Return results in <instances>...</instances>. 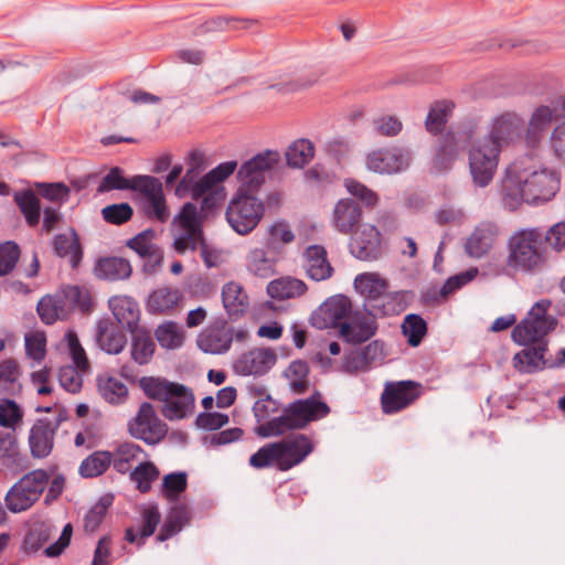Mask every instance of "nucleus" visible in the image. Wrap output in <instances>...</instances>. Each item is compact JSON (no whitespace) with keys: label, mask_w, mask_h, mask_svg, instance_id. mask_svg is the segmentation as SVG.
<instances>
[{"label":"nucleus","mask_w":565,"mask_h":565,"mask_svg":"<svg viewBox=\"0 0 565 565\" xmlns=\"http://www.w3.org/2000/svg\"><path fill=\"white\" fill-rule=\"evenodd\" d=\"M558 189V174L543 167L533 154H525L508 167L502 201L508 210L515 211L523 202L537 204L550 201Z\"/></svg>","instance_id":"f257e3e1"},{"label":"nucleus","mask_w":565,"mask_h":565,"mask_svg":"<svg viewBox=\"0 0 565 565\" xmlns=\"http://www.w3.org/2000/svg\"><path fill=\"white\" fill-rule=\"evenodd\" d=\"M524 120L507 111L492 120L489 135L473 142L469 150V170L476 186L486 188L494 177L503 146L521 140Z\"/></svg>","instance_id":"f03ea898"},{"label":"nucleus","mask_w":565,"mask_h":565,"mask_svg":"<svg viewBox=\"0 0 565 565\" xmlns=\"http://www.w3.org/2000/svg\"><path fill=\"white\" fill-rule=\"evenodd\" d=\"M355 290L364 298L363 307L372 317L399 315L406 308L402 291H388L390 282L377 273L359 274Z\"/></svg>","instance_id":"7ed1b4c3"},{"label":"nucleus","mask_w":565,"mask_h":565,"mask_svg":"<svg viewBox=\"0 0 565 565\" xmlns=\"http://www.w3.org/2000/svg\"><path fill=\"white\" fill-rule=\"evenodd\" d=\"M507 265L515 270L534 273L544 263L543 233L536 228L515 232L508 242Z\"/></svg>","instance_id":"20e7f679"},{"label":"nucleus","mask_w":565,"mask_h":565,"mask_svg":"<svg viewBox=\"0 0 565 565\" xmlns=\"http://www.w3.org/2000/svg\"><path fill=\"white\" fill-rule=\"evenodd\" d=\"M264 213V202L256 193L237 189L227 205L226 220L236 233L246 235L258 225Z\"/></svg>","instance_id":"39448f33"},{"label":"nucleus","mask_w":565,"mask_h":565,"mask_svg":"<svg viewBox=\"0 0 565 565\" xmlns=\"http://www.w3.org/2000/svg\"><path fill=\"white\" fill-rule=\"evenodd\" d=\"M49 479V473L42 469L24 475L6 494L4 501L8 510L12 513H20L30 509L47 487Z\"/></svg>","instance_id":"423d86ee"},{"label":"nucleus","mask_w":565,"mask_h":565,"mask_svg":"<svg viewBox=\"0 0 565 565\" xmlns=\"http://www.w3.org/2000/svg\"><path fill=\"white\" fill-rule=\"evenodd\" d=\"M279 161L280 153L277 150L267 149L243 162L236 174L239 182L238 190L257 193Z\"/></svg>","instance_id":"0eeeda50"},{"label":"nucleus","mask_w":565,"mask_h":565,"mask_svg":"<svg viewBox=\"0 0 565 565\" xmlns=\"http://www.w3.org/2000/svg\"><path fill=\"white\" fill-rule=\"evenodd\" d=\"M175 221L180 227V233L173 242L175 252L184 254L188 250L194 252L200 248L205 238L196 205L190 202L185 203L175 216Z\"/></svg>","instance_id":"6e6552de"},{"label":"nucleus","mask_w":565,"mask_h":565,"mask_svg":"<svg viewBox=\"0 0 565 565\" xmlns=\"http://www.w3.org/2000/svg\"><path fill=\"white\" fill-rule=\"evenodd\" d=\"M134 191L142 195V210L148 218L164 223L169 217L162 183L151 175H135Z\"/></svg>","instance_id":"1a4fd4ad"},{"label":"nucleus","mask_w":565,"mask_h":565,"mask_svg":"<svg viewBox=\"0 0 565 565\" xmlns=\"http://www.w3.org/2000/svg\"><path fill=\"white\" fill-rule=\"evenodd\" d=\"M128 431L148 445H156L166 437L168 427L158 417L152 404L143 402L135 418L129 422Z\"/></svg>","instance_id":"9d476101"},{"label":"nucleus","mask_w":565,"mask_h":565,"mask_svg":"<svg viewBox=\"0 0 565 565\" xmlns=\"http://www.w3.org/2000/svg\"><path fill=\"white\" fill-rule=\"evenodd\" d=\"M565 119V96L552 102L551 105L537 107L529 121L524 140L527 147L535 148L544 138L553 121Z\"/></svg>","instance_id":"9b49d317"},{"label":"nucleus","mask_w":565,"mask_h":565,"mask_svg":"<svg viewBox=\"0 0 565 565\" xmlns=\"http://www.w3.org/2000/svg\"><path fill=\"white\" fill-rule=\"evenodd\" d=\"M278 455V470L288 471L300 465L313 451L312 440L305 434L292 433L274 441Z\"/></svg>","instance_id":"f8f14e48"},{"label":"nucleus","mask_w":565,"mask_h":565,"mask_svg":"<svg viewBox=\"0 0 565 565\" xmlns=\"http://www.w3.org/2000/svg\"><path fill=\"white\" fill-rule=\"evenodd\" d=\"M472 127L450 129L440 139L435 159L434 167L438 171H446L450 168L451 162L468 146L473 137Z\"/></svg>","instance_id":"ddd939ff"},{"label":"nucleus","mask_w":565,"mask_h":565,"mask_svg":"<svg viewBox=\"0 0 565 565\" xmlns=\"http://www.w3.org/2000/svg\"><path fill=\"white\" fill-rule=\"evenodd\" d=\"M420 395V385L413 381L387 383L381 395L384 414H395L412 405Z\"/></svg>","instance_id":"4468645a"},{"label":"nucleus","mask_w":565,"mask_h":565,"mask_svg":"<svg viewBox=\"0 0 565 565\" xmlns=\"http://www.w3.org/2000/svg\"><path fill=\"white\" fill-rule=\"evenodd\" d=\"M234 330L223 320H215L206 327L198 337L196 344L204 353H226L233 342Z\"/></svg>","instance_id":"2eb2a0df"},{"label":"nucleus","mask_w":565,"mask_h":565,"mask_svg":"<svg viewBox=\"0 0 565 565\" xmlns=\"http://www.w3.org/2000/svg\"><path fill=\"white\" fill-rule=\"evenodd\" d=\"M351 254L360 260H375L383 253L382 239L379 230L371 224H363L352 236L350 242Z\"/></svg>","instance_id":"dca6fc26"},{"label":"nucleus","mask_w":565,"mask_h":565,"mask_svg":"<svg viewBox=\"0 0 565 565\" xmlns=\"http://www.w3.org/2000/svg\"><path fill=\"white\" fill-rule=\"evenodd\" d=\"M351 300L343 295H337L327 299L311 317L312 324L319 329L339 327L342 320L351 312Z\"/></svg>","instance_id":"f3484780"},{"label":"nucleus","mask_w":565,"mask_h":565,"mask_svg":"<svg viewBox=\"0 0 565 565\" xmlns=\"http://www.w3.org/2000/svg\"><path fill=\"white\" fill-rule=\"evenodd\" d=\"M409 166V153L399 148L380 149L369 154L366 167L376 173H398Z\"/></svg>","instance_id":"a211bd4d"},{"label":"nucleus","mask_w":565,"mask_h":565,"mask_svg":"<svg viewBox=\"0 0 565 565\" xmlns=\"http://www.w3.org/2000/svg\"><path fill=\"white\" fill-rule=\"evenodd\" d=\"M194 408L193 391L184 384L175 382L171 396L166 399L161 413L169 420H180L191 416Z\"/></svg>","instance_id":"6ab92c4d"},{"label":"nucleus","mask_w":565,"mask_h":565,"mask_svg":"<svg viewBox=\"0 0 565 565\" xmlns=\"http://www.w3.org/2000/svg\"><path fill=\"white\" fill-rule=\"evenodd\" d=\"M276 362V354L270 349H254L243 353L233 365L238 375L259 376L267 373Z\"/></svg>","instance_id":"aec40b11"},{"label":"nucleus","mask_w":565,"mask_h":565,"mask_svg":"<svg viewBox=\"0 0 565 565\" xmlns=\"http://www.w3.org/2000/svg\"><path fill=\"white\" fill-rule=\"evenodd\" d=\"M554 329L552 320H539L525 317L513 328L511 338L520 345H540L541 343H547L545 338Z\"/></svg>","instance_id":"412c9836"},{"label":"nucleus","mask_w":565,"mask_h":565,"mask_svg":"<svg viewBox=\"0 0 565 565\" xmlns=\"http://www.w3.org/2000/svg\"><path fill=\"white\" fill-rule=\"evenodd\" d=\"M320 397L321 394L317 392L308 398L288 404V412L296 418V426L300 429L306 428L311 422L324 418L330 413V407L320 401Z\"/></svg>","instance_id":"4be33fe9"},{"label":"nucleus","mask_w":565,"mask_h":565,"mask_svg":"<svg viewBox=\"0 0 565 565\" xmlns=\"http://www.w3.org/2000/svg\"><path fill=\"white\" fill-rule=\"evenodd\" d=\"M498 236V227L491 222L478 224L467 237L463 249L471 258H482L492 249Z\"/></svg>","instance_id":"5701e85b"},{"label":"nucleus","mask_w":565,"mask_h":565,"mask_svg":"<svg viewBox=\"0 0 565 565\" xmlns=\"http://www.w3.org/2000/svg\"><path fill=\"white\" fill-rule=\"evenodd\" d=\"M60 422L52 423L49 419H38L30 429L29 446L32 457L46 458L53 449L54 437Z\"/></svg>","instance_id":"b1692460"},{"label":"nucleus","mask_w":565,"mask_h":565,"mask_svg":"<svg viewBox=\"0 0 565 565\" xmlns=\"http://www.w3.org/2000/svg\"><path fill=\"white\" fill-rule=\"evenodd\" d=\"M376 317L370 318L361 313L349 317L339 330L340 335L349 343L360 344L370 340L377 331Z\"/></svg>","instance_id":"393cba45"},{"label":"nucleus","mask_w":565,"mask_h":565,"mask_svg":"<svg viewBox=\"0 0 565 565\" xmlns=\"http://www.w3.org/2000/svg\"><path fill=\"white\" fill-rule=\"evenodd\" d=\"M303 267L309 278L315 281L329 279L333 267L327 258V250L321 245H310L303 252Z\"/></svg>","instance_id":"a878e982"},{"label":"nucleus","mask_w":565,"mask_h":565,"mask_svg":"<svg viewBox=\"0 0 565 565\" xmlns=\"http://www.w3.org/2000/svg\"><path fill=\"white\" fill-rule=\"evenodd\" d=\"M361 209L352 199L340 200L332 212L331 224L341 234H350L361 220Z\"/></svg>","instance_id":"bb28decb"},{"label":"nucleus","mask_w":565,"mask_h":565,"mask_svg":"<svg viewBox=\"0 0 565 565\" xmlns=\"http://www.w3.org/2000/svg\"><path fill=\"white\" fill-rule=\"evenodd\" d=\"M109 308L118 323L130 332L137 330L140 319L138 302L128 296H114L108 301Z\"/></svg>","instance_id":"cd10ccee"},{"label":"nucleus","mask_w":565,"mask_h":565,"mask_svg":"<svg viewBox=\"0 0 565 565\" xmlns=\"http://www.w3.org/2000/svg\"><path fill=\"white\" fill-rule=\"evenodd\" d=\"M96 341L105 352L118 354L124 350L127 339L114 322L104 319L97 323Z\"/></svg>","instance_id":"c85d7f7f"},{"label":"nucleus","mask_w":565,"mask_h":565,"mask_svg":"<svg viewBox=\"0 0 565 565\" xmlns=\"http://www.w3.org/2000/svg\"><path fill=\"white\" fill-rule=\"evenodd\" d=\"M547 350V343H541L526 348L516 353L513 358L514 367L523 373H535L546 367L547 359L544 354Z\"/></svg>","instance_id":"c756f323"},{"label":"nucleus","mask_w":565,"mask_h":565,"mask_svg":"<svg viewBox=\"0 0 565 565\" xmlns=\"http://www.w3.org/2000/svg\"><path fill=\"white\" fill-rule=\"evenodd\" d=\"M275 252L264 248H254L246 256L247 270L256 277L269 278L275 274L277 257Z\"/></svg>","instance_id":"7c9ffc66"},{"label":"nucleus","mask_w":565,"mask_h":565,"mask_svg":"<svg viewBox=\"0 0 565 565\" xmlns=\"http://www.w3.org/2000/svg\"><path fill=\"white\" fill-rule=\"evenodd\" d=\"M53 248L56 256L61 258L68 257L73 268H76L82 260L83 250L79 237L74 228H71L70 234L55 235Z\"/></svg>","instance_id":"2f4dec72"},{"label":"nucleus","mask_w":565,"mask_h":565,"mask_svg":"<svg viewBox=\"0 0 565 565\" xmlns=\"http://www.w3.org/2000/svg\"><path fill=\"white\" fill-rule=\"evenodd\" d=\"M156 232L151 228L145 230L127 242V246L135 250L140 257L153 262L151 268L159 265L162 260V253L156 244L152 243Z\"/></svg>","instance_id":"473e14b6"},{"label":"nucleus","mask_w":565,"mask_h":565,"mask_svg":"<svg viewBox=\"0 0 565 565\" xmlns=\"http://www.w3.org/2000/svg\"><path fill=\"white\" fill-rule=\"evenodd\" d=\"M257 21L253 19H239L234 17H214L205 22L201 23L194 30V35H204L212 32H222L225 30H238V29H249Z\"/></svg>","instance_id":"72a5a7b5"},{"label":"nucleus","mask_w":565,"mask_h":565,"mask_svg":"<svg viewBox=\"0 0 565 565\" xmlns=\"http://www.w3.org/2000/svg\"><path fill=\"white\" fill-rule=\"evenodd\" d=\"M306 291L307 285L302 280L290 276L274 279L267 286L268 296L277 300L300 297Z\"/></svg>","instance_id":"f704fd0d"},{"label":"nucleus","mask_w":565,"mask_h":565,"mask_svg":"<svg viewBox=\"0 0 565 565\" xmlns=\"http://www.w3.org/2000/svg\"><path fill=\"white\" fill-rule=\"evenodd\" d=\"M222 301L227 315L232 319L241 317L248 307L247 295L241 285L231 281L223 286Z\"/></svg>","instance_id":"c9c22d12"},{"label":"nucleus","mask_w":565,"mask_h":565,"mask_svg":"<svg viewBox=\"0 0 565 565\" xmlns=\"http://www.w3.org/2000/svg\"><path fill=\"white\" fill-rule=\"evenodd\" d=\"M297 425L296 418L288 412V405L285 407L284 413L267 420L255 428V433L262 438L278 437L285 435L289 430L300 429Z\"/></svg>","instance_id":"e433bc0d"},{"label":"nucleus","mask_w":565,"mask_h":565,"mask_svg":"<svg viewBox=\"0 0 565 565\" xmlns=\"http://www.w3.org/2000/svg\"><path fill=\"white\" fill-rule=\"evenodd\" d=\"M0 461L11 468L22 466L24 457L15 431L0 430Z\"/></svg>","instance_id":"4c0bfd02"},{"label":"nucleus","mask_w":565,"mask_h":565,"mask_svg":"<svg viewBox=\"0 0 565 565\" xmlns=\"http://www.w3.org/2000/svg\"><path fill=\"white\" fill-rule=\"evenodd\" d=\"M96 275L99 278L109 280H120L130 277L131 265L122 257H107L98 260Z\"/></svg>","instance_id":"58836bf2"},{"label":"nucleus","mask_w":565,"mask_h":565,"mask_svg":"<svg viewBox=\"0 0 565 565\" xmlns=\"http://www.w3.org/2000/svg\"><path fill=\"white\" fill-rule=\"evenodd\" d=\"M98 392L109 404L120 405L128 399V387L115 376H98Z\"/></svg>","instance_id":"ea45409f"},{"label":"nucleus","mask_w":565,"mask_h":565,"mask_svg":"<svg viewBox=\"0 0 565 565\" xmlns=\"http://www.w3.org/2000/svg\"><path fill=\"white\" fill-rule=\"evenodd\" d=\"M181 299L177 288L160 287L153 290L148 298L147 308L153 313H163L172 310Z\"/></svg>","instance_id":"a19ab883"},{"label":"nucleus","mask_w":565,"mask_h":565,"mask_svg":"<svg viewBox=\"0 0 565 565\" xmlns=\"http://www.w3.org/2000/svg\"><path fill=\"white\" fill-rule=\"evenodd\" d=\"M111 452V463L119 473H126L130 470L132 461L139 459L143 454L142 448L131 441L119 444Z\"/></svg>","instance_id":"79ce46f5"},{"label":"nucleus","mask_w":565,"mask_h":565,"mask_svg":"<svg viewBox=\"0 0 565 565\" xmlns=\"http://www.w3.org/2000/svg\"><path fill=\"white\" fill-rule=\"evenodd\" d=\"M156 350V343L151 334L146 330L132 332L131 359L139 365L150 362Z\"/></svg>","instance_id":"37998d69"},{"label":"nucleus","mask_w":565,"mask_h":565,"mask_svg":"<svg viewBox=\"0 0 565 565\" xmlns=\"http://www.w3.org/2000/svg\"><path fill=\"white\" fill-rule=\"evenodd\" d=\"M190 512L185 505H175L171 509L164 523L162 524L157 540L164 542L179 533L182 527L189 522Z\"/></svg>","instance_id":"c03bdc74"},{"label":"nucleus","mask_w":565,"mask_h":565,"mask_svg":"<svg viewBox=\"0 0 565 565\" xmlns=\"http://www.w3.org/2000/svg\"><path fill=\"white\" fill-rule=\"evenodd\" d=\"M454 104L449 100H437L431 104L425 120V127L433 135L440 134L451 115Z\"/></svg>","instance_id":"a18cd8bd"},{"label":"nucleus","mask_w":565,"mask_h":565,"mask_svg":"<svg viewBox=\"0 0 565 565\" xmlns=\"http://www.w3.org/2000/svg\"><path fill=\"white\" fill-rule=\"evenodd\" d=\"M138 384L147 397L164 403L171 396L175 382L163 377L142 376L139 379Z\"/></svg>","instance_id":"49530a36"},{"label":"nucleus","mask_w":565,"mask_h":565,"mask_svg":"<svg viewBox=\"0 0 565 565\" xmlns=\"http://www.w3.org/2000/svg\"><path fill=\"white\" fill-rule=\"evenodd\" d=\"M14 202L24 215L29 226H36L41 217V204L33 191L26 190L14 193Z\"/></svg>","instance_id":"de8ad7c7"},{"label":"nucleus","mask_w":565,"mask_h":565,"mask_svg":"<svg viewBox=\"0 0 565 565\" xmlns=\"http://www.w3.org/2000/svg\"><path fill=\"white\" fill-rule=\"evenodd\" d=\"M287 164L291 168H303L315 156V146L308 139L294 141L286 150Z\"/></svg>","instance_id":"09e8293b"},{"label":"nucleus","mask_w":565,"mask_h":565,"mask_svg":"<svg viewBox=\"0 0 565 565\" xmlns=\"http://www.w3.org/2000/svg\"><path fill=\"white\" fill-rule=\"evenodd\" d=\"M111 459L110 451H95L82 461L78 472L83 478H96L107 470Z\"/></svg>","instance_id":"8fccbe9b"},{"label":"nucleus","mask_w":565,"mask_h":565,"mask_svg":"<svg viewBox=\"0 0 565 565\" xmlns=\"http://www.w3.org/2000/svg\"><path fill=\"white\" fill-rule=\"evenodd\" d=\"M36 310L41 320L46 324H53L57 319L66 318L65 301L56 295L41 298Z\"/></svg>","instance_id":"3c124183"},{"label":"nucleus","mask_w":565,"mask_h":565,"mask_svg":"<svg viewBox=\"0 0 565 565\" xmlns=\"http://www.w3.org/2000/svg\"><path fill=\"white\" fill-rule=\"evenodd\" d=\"M309 365L303 360L292 361L287 371L286 377L289 380L290 388L296 394H302L309 385Z\"/></svg>","instance_id":"603ef678"},{"label":"nucleus","mask_w":565,"mask_h":565,"mask_svg":"<svg viewBox=\"0 0 565 565\" xmlns=\"http://www.w3.org/2000/svg\"><path fill=\"white\" fill-rule=\"evenodd\" d=\"M135 177L127 179L124 175V170L119 167H113L106 175L100 180L97 192L106 193L113 190H132L134 191Z\"/></svg>","instance_id":"864d4df0"},{"label":"nucleus","mask_w":565,"mask_h":565,"mask_svg":"<svg viewBox=\"0 0 565 565\" xmlns=\"http://www.w3.org/2000/svg\"><path fill=\"white\" fill-rule=\"evenodd\" d=\"M402 332L411 347H417L427 333V323L419 315L409 313L404 318Z\"/></svg>","instance_id":"5fc2aeb1"},{"label":"nucleus","mask_w":565,"mask_h":565,"mask_svg":"<svg viewBox=\"0 0 565 565\" xmlns=\"http://www.w3.org/2000/svg\"><path fill=\"white\" fill-rule=\"evenodd\" d=\"M23 411L13 399L4 398L0 403V426L9 429L8 431H15L22 424Z\"/></svg>","instance_id":"6e6d98bb"},{"label":"nucleus","mask_w":565,"mask_h":565,"mask_svg":"<svg viewBox=\"0 0 565 565\" xmlns=\"http://www.w3.org/2000/svg\"><path fill=\"white\" fill-rule=\"evenodd\" d=\"M295 239V234L286 222H276L268 228L266 247L278 254L284 244H289Z\"/></svg>","instance_id":"4d7b16f0"},{"label":"nucleus","mask_w":565,"mask_h":565,"mask_svg":"<svg viewBox=\"0 0 565 565\" xmlns=\"http://www.w3.org/2000/svg\"><path fill=\"white\" fill-rule=\"evenodd\" d=\"M159 477L158 468L150 461L139 463L131 472L130 480L137 486L141 493H147L151 489V483Z\"/></svg>","instance_id":"13d9d810"},{"label":"nucleus","mask_w":565,"mask_h":565,"mask_svg":"<svg viewBox=\"0 0 565 565\" xmlns=\"http://www.w3.org/2000/svg\"><path fill=\"white\" fill-rule=\"evenodd\" d=\"M159 344L166 349H177L183 343V334L179 326L173 321L160 324L154 331Z\"/></svg>","instance_id":"bf43d9fd"},{"label":"nucleus","mask_w":565,"mask_h":565,"mask_svg":"<svg viewBox=\"0 0 565 565\" xmlns=\"http://www.w3.org/2000/svg\"><path fill=\"white\" fill-rule=\"evenodd\" d=\"M188 487L186 472H171L163 477L162 494L170 502H177Z\"/></svg>","instance_id":"052dcab7"},{"label":"nucleus","mask_w":565,"mask_h":565,"mask_svg":"<svg viewBox=\"0 0 565 565\" xmlns=\"http://www.w3.org/2000/svg\"><path fill=\"white\" fill-rule=\"evenodd\" d=\"M102 216L105 222L114 225H121L131 220L134 210L129 203H115L102 209Z\"/></svg>","instance_id":"680f3d73"},{"label":"nucleus","mask_w":565,"mask_h":565,"mask_svg":"<svg viewBox=\"0 0 565 565\" xmlns=\"http://www.w3.org/2000/svg\"><path fill=\"white\" fill-rule=\"evenodd\" d=\"M249 465L255 469H264L275 466L278 469V455L274 443L260 447L249 458Z\"/></svg>","instance_id":"e2e57ef3"},{"label":"nucleus","mask_w":565,"mask_h":565,"mask_svg":"<svg viewBox=\"0 0 565 565\" xmlns=\"http://www.w3.org/2000/svg\"><path fill=\"white\" fill-rule=\"evenodd\" d=\"M110 504L111 498L104 497L92 507V509L85 515V531L94 532L99 526Z\"/></svg>","instance_id":"0e129e2a"},{"label":"nucleus","mask_w":565,"mask_h":565,"mask_svg":"<svg viewBox=\"0 0 565 565\" xmlns=\"http://www.w3.org/2000/svg\"><path fill=\"white\" fill-rule=\"evenodd\" d=\"M56 297H61L65 301L66 313L70 309L77 307L83 311L88 309V296L84 295L78 286H66Z\"/></svg>","instance_id":"69168bd1"},{"label":"nucleus","mask_w":565,"mask_h":565,"mask_svg":"<svg viewBox=\"0 0 565 565\" xmlns=\"http://www.w3.org/2000/svg\"><path fill=\"white\" fill-rule=\"evenodd\" d=\"M20 257L19 245L8 241L0 244V276L9 274L15 266Z\"/></svg>","instance_id":"338daca9"},{"label":"nucleus","mask_w":565,"mask_h":565,"mask_svg":"<svg viewBox=\"0 0 565 565\" xmlns=\"http://www.w3.org/2000/svg\"><path fill=\"white\" fill-rule=\"evenodd\" d=\"M477 275L478 269L476 267H472L452 277H449L440 289V296L443 298H446L450 294L455 292L456 290L460 289L471 280H473Z\"/></svg>","instance_id":"774afa93"}]
</instances>
